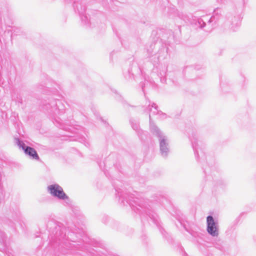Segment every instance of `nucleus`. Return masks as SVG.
<instances>
[{
    "instance_id": "f257e3e1",
    "label": "nucleus",
    "mask_w": 256,
    "mask_h": 256,
    "mask_svg": "<svg viewBox=\"0 0 256 256\" xmlns=\"http://www.w3.org/2000/svg\"><path fill=\"white\" fill-rule=\"evenodd\" d=\"M47 191L52 196L60 200H63L67 204L70 202L69 197L64 192L63 188L58 184L54 183L47 186Z\"/></svg>"
},
{
    "instance_id": "f03ea898",
    "label": "nucleus",
    "mask_w": 256,
    "mask_h": 256,
    "mask_svg": "<svg viewBox=\"0 0 256 256\" xmlns=\"http://www.w3.org/2000/svg\"><path fill=\"white\" fill-rule=\"evenodd\" d=\"M152 132L159 137L160 150L163 156H166L169 152V144L167 137L155 126H151Z\"/></svg>"
},
{
    "instance_id": "7ed1b4c3",
    "label": "nucleus",
    "mask_w": 256,
    "mask_h": 256,
    "mask_svg": "<svg viewBox=\"0 0 256 256\" xmlns=\"http://www.w3.org/2000/svg\"><path fill=\"white\" fill-rule=\"evenodd\" d=\"M206 231L213 237H218L219 235L218 222L211 216H208L206 218Z\"/></svg>"
},
{
    "instance_id": "20e7f679",
    "label": "nucleus",
    "mask_w": 256,
    "mask_h": 256,
    "mask_svg": "<svg viewBox=\"0 0 256 256\" xmlns=\"http://www.w3.org/2000/svg\"><path fill=\"white\" fill-rule=\"evenodd\" d=\"M15 141L19 148H22L26 155L28 156L29 157L32 159L36 160H39V156L36 150L34 148L26 146L24 142L20 141L18 138H16Z\"/></svg>"
},
{
    "instance_id": "39448f33",
    "label": "nucleus",
    "mask_w": 256,
    "mask_h": 256,
    "mask_svg": "<svg viewBox=\"0 0 256 256\" xmlns=\"http://www.w3.org/2000/svg\"><path fill=\"white\" fill-rule=\"evenodd\" d=\"M155 105H156V104H152V107H154V106H155ZM154 108H156V106H154Z\"/></svg>"
}]
</instances>
